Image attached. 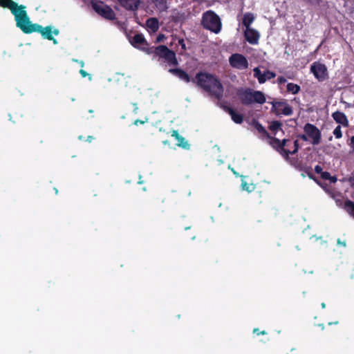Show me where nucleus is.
<instances>
[{"mask_svg": "<svg viewBox=\"0 0 354 354\" xmlns=\"http://www.w3.org/2000/svg\"><path fill=\"white\" fill-rule=\"evenodd\" d=\"M310 71L319 82H323L328 78V70L325 64L315 62L310 66Z\"/></svg>", "mask_w": 354, "mask_h": 354, "instance_id": "nucleus-9", "label": "nucleus"}, {"mask_svg": "<svg viewBox=\"0 0 354 354\" xmlns=\"http://www.w3.org/2000/svg\"><path fill=\"white\" fill-rule=\"evenodd\" d=\"M344 209L354 218V202L349 199H346L344 202Z\"/></svg>", "mask_w": 354, "mask_h": 354, "instance_id": "nucleus-23", "label": "nucleus"}, {"mask_svg": "<svg viewBox=\"0 0 354 354\" xmlns=\"http://www.w3.org/2000/svg\"><path fill=\"white\" fill-rule=\"evenodd\" d=\"M169 73L178 77L179 79L185 81L187 83L191 81V78L188 73L181 68H169Z\"/></svg>", "mask_w": 354, "mask_h": 354, "instance_id": "nucleus-18", "label": "nucleus"}, {"mask_svg": "<svg viewBox=\"0 0 354 354\" xmlns=\"http://www.w3.org/2000/svg\"><path fill=\"white\" fill-rule=\"evenodd\" d=\"M80 65H81L82 66H84V62L82 61H81V62L80 63Z\"/></svg>", "mask_w": 354, "mask_h": 354, "instance_id": "nucleus-51", "label": "nucleus"}, {"mask_svg": "<svg viewBox=\"0 0 354 354\" xmlns=\"http://www.w3.org/2000/svg\"><path fill=\"white\" fill-rule=\"evenodd\" d=\"M337 244L338 245H343L344 247L346 246V243L345 242H342L339 239H337Z\"/></svg>", "mask_w": 354, "mask_h": 354, "instance_id": "nucleus-45", "label": "nucleus"}, {"mask_svg": "<svg viewBox=\"0 0 354 354\" xmlns=\"http://www.w3.org/2000/svg\"><path fill=\"white\" fill-rule=\"evenodd\" d=\"M192 81L196 83L197 86L203 88L216 99L221 100L223 97L224 88L221 82L216 75L200 71L196 74L195 78Z\"/></svg>", "mask_w": 354, "mask_h": 354, "instance_id": "nucleus-2", "label": "nucleus"}, {"mask_svg": "<svg viewBox=\"0 0 354 354\" xmlns=\"http://www.w3.org/2000/svg\"><path fill=\"white\" fill-rule=\"evenodd\" d=\"M272 142L271 147L287 161L290 159V155L296 154L300 148L298 140L294 141V149L292 151L286 148V147H289L290 139L279 140V138H273Z\"/></svg>", "mask_w": 354, "mask_h": 354, "instance_id": "nucleus-5", "label": "nucleus"}, {"mask_svg": "<svg viewBox=\"0 0 354 354\" xmlns=\"http://www.w3.org/2000/svg\"><path fill=\"white\" fill-rule=\"evenodd\" d=\"M162 143L164 145H167V144H169V142L167 140H164V141H162Z\"/></svg>", "mask_w": 354, "mask_h": 354, "instance_id": "nucleus-48", "label": "nucleus"}, {"mask_svg": "<svg viewBox=\"0 0 354 354\" xmlns=\"http://www.w3.org/2000/svg\"><path fill=\"white\" fill-rule=\"evenodd\" d=\"M282 123L278 120H273L270 122L268 129L274 134V136L277 134V131H282Z\"/></svg>", "mask_w": 354, "mask_h": 354, "instance_id": "nucleus-20", "label": "nucleus"}, {"mask_svg": "<svg viewBox=\"0 0 354 354\" xmlns=\"http://www.w3.org/2000/svg\"><path fill=\"white\" fill-rule=\"evenodd\" d=\"M178 44L181 46V48L183 50L186 49V45L183 39H180L178 40Z\"/></svg>", "mask_w": 354, "mask_h": 354, "instance_id": "nucleus-35", "label": "nucleus"}, {"mask_svg": "<svg viewBox=\"0 0 354 354\" xmlns=\"http://www.w3.org/2000/svg\"><path fill=\"white\" fill-rule=\"evenodd\" d=\"M230 65L238 70H244L248 68L249 64L247 58L242 54L234 53L229 57Z\"/></svg>", "mask_w": 354, "mask_h": 354, "instance_id": "nucleus-8", "label": "nucleus"}, {"mask_svg": "<svg viewBox=\"0 0 354 354\" xmlns=\"http://www.w3.org/2000/svg\"><path fill=\"white\" fill-rule=\"evenodd\" d=\"M254 20V15L251 12H247L243 15L242 24L245 27V28H250V26Z\"/></svg>", "mask_w": 354, "mask_h": 354, "instance_id": "nucleus-22", "label": "nucleus"}, {"mask_svg": "<svg viewBox=\"0 0 354 354\" xmlns=\"http://www.w3.org/2000/svg\"><path fill=\"white\" fill-rule=\"evenodd\" d=\"M328 180H330V183H335L337 181V178L331 176V178H329Z\"/></svg>", "mask_w": 354, "mask_h": 354, "instance_id": "nucleus-44", "label": "nucleus"}, {"mask_svg": "<svg viewBox=\"0 0 354 354\" xmlns=\"http://www.w3.org/2000/svg\"><path fill=\"white\" fill-rule=\"evenodd\" d=\"M91 6L93 9L103 18L109 20L115 19V12L102 1H91Z\"/></svg>", "mask_w": 354, "mask_h": 354, "instance_id": "nucleus-7", "label": "nucleus"}, {"mask_svg": "<svg viewBox=\"0 0 354 354\" xmlns=\"http://www.w3.org/2000/svg\"><path fill=\"white\" fill-rule=\"evenodd\" d=\"M80 73L81 74L82 77H86V76L89 75V74H88V73H87V72H86V71H84V70H83V69H81V70L80 71Z\"/></svg>", "mask_w": 354, "mask_h": 354, "instance_id": "nucleus-42", "label": "nucleus"}, {"mask_svg": "<svg viewBox=\"0 0 354 354\" xmlns=\"http://www.w3.org/2000/svg\"><path fill=\"white\" fill-rule=\"evenodd\" d=\"M80 65H81L82 66H84V62L82 61H81V62L80 63Z\"/></svg>", "mask_w": 354, "mask_h": 354, "instance_id": "nucleus-50", "label": "nucleus"}, {"mask_svg": "<svg viewBox=\"0 0 354 354\" xmlns=\"http://www.w3.org/2000/svg\"><path fill=\"white\" fill-rule=\"evenodd\" d=\"M119 4L127 10L136 11L140 4V0H118Z\"/></svg>", "mask_w": 354, "mask_h": 354, "instance_id": "nucleus-13", "label": "nucleus"}, {"mask_svg": "<svg viewBox=\"0 0 354 354\" xmlns=\"http://www.w3.org/2000/svg\"><path fill=\"white\" fill-rule=\"evenodd\" d=\"M253 125L254 128L257 129V131L259 132V133H260L263 138H266L269 139L268 143L271 146V143H272V139L277 138L275 136H270V133L265 129V127L258 121H254Z\"/></svg>", "mask_w": 354, "mask_h": 354, "instance_id": "nucleus-15", "label": "nucleus"}, {"mask_svg": "<svg viewBox=\"0 0 354 354\" xmlns=\"http://www.w3.org/2000/svg\"><path fill=\"white\" fill-rule=\"evenodd\" d=\"M272 110L277 115L283 114L284 115H291L293 113L292 108L287 103L286 100L274 102L272 103Z\"/></svg>", "mask_w": 354, "mask_h": 354, "instance_id": "nucleus-11", "label": "nucleus"}, {"mask_svg": "<svg viewBox=\"0 0 354 354\" xmlns=\"http://www.w3.org/2000/svg\"><path fill=\"white\" fill-rule=\"evenodd\" d=\"M277 82L279 84H284V83L286 82V79L284 77H283V76H279L277 78Z\"/></svg>", "mask_w": 354, "mask_h": 354, "instance_id": "nucleus-36", "label": "nucleus"}, {"mask_svg": "<svg viewBox=\"0 0 354 354\" xmlns=\"http://www.w3.org/2000/svg\"><path fill=\"white\" fill-rule=\"evenodd\" d=\"M131 44L135 48H140L147 53L148 44L142 34H136L133 37L129 39Z\"/></svg>", "mask_w": 354, "mask_h": 354, "instance_id": "nucleus-12", "label": "nucleus"}, {"mask_svg": "<svg viewBox=\"0 0 354 354\" xmlns=\"http://www.w3.org/2000/svg\"><path fill=\"white\" fill-rule=\"evenodd\" d=\"M333 120L338 124L347 127L349 125V122L346 115L339 111H337L332 114Z\"/></svg>", "mask_w": 354, "mask_h": 354, "instance_id": "nucleus-17", "label": "nucleus"}, {"mask_svg": "<svg viewBox=\"0 0 354 354\" xmlns=\"http://www.w3.org/2000/svg\"><path fill=\"white\" fill-rule=\"evenodd\" d=\"M88 112H89L90 113H93V110L90 109V110H88Z\"/></svg>", "mask_w": 354, "mask_h": 354, "instance_id": "nucleus-52", "label": "nucleus"}, {"mask_svg": "<svg viewBox=\"0 0 354 354\" xmlns=\"http://www.w3.org/2000/svg\"><path fill=\"white\" fill-rule=\"evenodd\" d=\"M259 37L260 35L257 30L251 28H245V37L247 41L250 44H257L259 41Z\"/></svg>", "mask_w": 354, "mask_h": 354, "instance_id": "nucleus-14", "label": "nucleus"}, {"mask_svg": "<svg viewBox=\"0 0 354 354\" xmlns=\"http://www.w3.org/2000/svg\"><path fill=\"white\" fill-rule=\"evenodd\" d=\"M165 38V35L163 34H159L156 38V42H160Z\"/></svg>", "mask_w": 354, "mask_h": 354, "instance_id": "nucleus-39", "label": "nucleus"}, {"mask_svg": "<svg viewBox=\"0 0 354 354\" xmlns=\"http://www.w3.org/2000/svg\"><path fill=\"white\" fill-rule=\"evenodd\" d=\"M156 8L159 10H164L167 9V0H152Z\"/></svg>", "mask_w": 354, "mask_h": 354, "instance_id": "nucleus-26", "label": "nucleus"}, {"mask_svg": "<svg viewBox=\"0 0 354 354\" xmlns=\"http://www.w3.org/2000/svg\"><path fill=\"white\" fill-rule=\"evenodd\" d=\"M147 121V120H146L145 121V120H136L134 122H133V124L135 125H138V124H145L146 122Z\"/></svg>", "mask_w": 354, "mask_h": 354, "instance_id": "nucleus-37", "label": "nucleus"}, {"mask_svg": "<svg viewBox=\"0 0 354 354\" xmlns=\"http://www.w3.org/2000/svg\"><path fill=\"white\" fill-rule=\"evenodd\" d=\"M236 95L241 103L244 106H250L253 103L263 104L266 101V96L262 91H253L250 88H238Z\"/></svg>", "mask_w": 354, "mask_h": 354, "instance_id": "nucleus-3", "label": "nucleus"}, {"mask_svg": "<svg viewBox=\"0 0 354 354\" xmlns=\"http://www.w3.org/2000/svg\"><path fill=\"white\" fill-rule=\"evenodd\" d=\"M94 139H95V138H94V137H93V136H87L86 141H87V142H91Z\"/></svg>", "mask_w": 354, "mask_h": 354, "instance_id": "nucleus-43", "label": "nucleus"}, {"mask_svg": "<svg viewBox=\"0 0 354 354\" xmlns=\"http://www.w3.org/2000/svg\"><path fill=\"white\" fill-rule=\"evenodd\" d=\"M241 186L243 190H246L248 192H250L254 189V186L252 184L248 185L246 182L244 181L242 182Z\"/></svg>", "mask_w": 354, "mask_h": 354, "instance_id": "nucleus-27", "label": "nucleus"}, {"mask_svg": "<svg viewBox=\"0 0 354 354\" xmlns=\"http://www.w3.org/2000/svg\"><path fill=\"white\" fill-rule=\"evenodd\" d=\"M326 307L325 303H322V308H324Z\"/></svg>", "mask_w": 354, "mask_h": 354, "instance_id": "nucleus-49", "label": "nucleus"}, {"mask_svg": "<svg viewBox=\"0 0 354 354\" xmlns=\"http://www.w3.org/2000/svg\"><path fill=\"white\" fill-rule=\"evenodd\" d=\"M264 75L266 78V80H270L276 77V73L269 70H266V71L264 72Z\"/></svg>", "mask_w": 354, "mask_h": 354, "instance_id": "nucleus-28", "label": "nucleus"}, {"mask_svg": "<svg viewBox=\"0 0 354 354\" xmlns=\"http://www.w3.org/2000/svg\"><path fill=\"white\" fill-rule=\"evenodd\" d=\"M171 136L175 138V139L178 141L177 145L178 147H181L183 149H188L189 147V145L188 144L187 141L185 140V138L180 136L178 131L174 130L171 132Z\"/></svg>", "mask_w": 354, "mask_h": 354, "instance_id": "nucleus-19", "label": "nucleus"}, {"mask_svg": "<svg viewBox=\"0 0 354 354\" xmlns=\"http://www.w3.org/2000/svg\"><path fill=\"white\" fill-rule=\"evenodd\" d=\"M319 326L322 328V330H324V326L323 324H319Z\"/></svg>", "mask_w": 354, "mask_h": 354, "instance_id": "nucleus-47", "label": "nucleus"}, {"mask_svg": "<svg viewBox=\"0 0 354 354\" xmlns=\"http://www.w3.org/2000/svg\"><path fill=\"white\" fill-rule=\"evenodd\" d=\"M333 134L336 138L339 139L342 137V132L341 130V127L338 125L333 131Z\"/></svg>", "mask_w": 354, "mask_h": 354, "instance_id": "nucleus-29", "label": "nucleus"}, {"mask_svg": "<svg viewBox=\"0 0 354 354\" xmlns=\"http://www.w3.org/2000/svg\"><path fill=\"white\" fill-rule=\"evenodd\" d=\"M304 131L308 138L312 139L313 145H317L321 142L322 133L316 126L307 123L304 127Z\"/></svg>", "mask_w": 354, "mask_h": 354, "instance_id": "nucleus-10", "label": "nucleus"}, {"mask_svg": "<svg viewBox=\"0 0 354 354\" xmlns=\"http://www.w3.org/2000/svg\"><path fill=\"white\" fill-rule=\"evenodd\" d=\"M147 53L152 55L154 58L158 57L159 60L163 59L169 66L178 65L176 53L167 46L159 45L148 48Z\"/></svg>", "mask_w": 354, "mask_h": 354, "instance_id": "nucleus-4", "label": "nucleus"}, {"mask_svg": "<svg viewBox=\"0 0 354 354\" xmlns=\"http://www.w3.org/2000/svg\"><path fill=\"white\" fill-rule=\"evenodd\" d=\"M348 145H349V147H351V150H352V152H354V136H353L351 139H350V141L348 143Z\"/></svg>", "mask_w": 354, "mask_h": 354, "instance_id": "nucleus-33", "label": "nucleus"}, {"mask_svg": "<svg viewBox=\"0 0 354 354\" xmlns=\"http://www.w3.org/2000/svg\"><path fill=\"white\" fill-rule=\"evenodd\" d=\"M254 77L258 80L259 84H263L266 82L264 73H262L259 68L256 67L253 70Z\"/></svg>", "mask_w": 354, "mask_h": 354, "instance_id": "nucleus-24", "label": "nucleus"}, {"mask_svg": "<svg viewBox=\"0 0 354 354\" xmlns=\"http://www.w3.org/2000/svg\"><path fill=\"white\" fill-rule=\"evenodd\" d=\"M165 198L164 197L160 196L156 198V203H165Z\"/></svg>", "mask_w": 354, "mask_h": 354, "instance_id": "nucleus-40", "label": "nucleus"}, {"mask_svg": "<svg viewBox=\"0 0 354 354\" xmlns=\"http://www.w3.org/2000/svg\"><path fill=\"white\" fill-rule=\"evenodd\" d=\"M348 182L351 187L354 188V172L351 173L350 177L348 178Z\"/></svg>", "mask_w": 354, "mask_h": 354, "instance_id": "nucleus-31", "label": "nucleus"}, {"mask_svg": "<svg viewBox=\"0 0 354 354\" xmlns=\"http://www.w3.org/2000/svg\"><path fill=\"white\" fill-rule=\"evenodd\" d=\"M332 138H333V137H332V136H330V137L329 138V140H332Z\"/></svg>", "mask_w": 354, "mask_h": 354, "instance_id": "nucleus-53", "label": "nucleus"}, {"mask_svg": "<svg viewBox=\"0 0 354 354\" xmlns=\"http://www.w3.org/2000/svg\"><path fill=\"white\" fill-rule=\"evenodd\" d=\"M253 333L257 334V335H266L267 332L266 330L260 331L259 328H254Z\"/></svg>", "mask_w": 354, "mask_h": 354, "instance_id": "nucleus-32", "label": "nucleus"}, {"mask_svg": "<svg viewBox=\"0 0 354 354\" xmlns=\"http://www.w3.org/2000/svg\"><path fill=\"white\" fill-rule=\"evenodd\" d=\"M338 324V322H328V325H332V324Z\"/></svg>", "mask_w": 354, "mask_h": 354, "instance_id": "nucleus-46", "label": "nucleus"}, {"mask_svg": "<svg viewBox=\"0 0 354 354\" xmlns=\"http://www.w3.org/2000/svg\"><path fill=\"white\" fill-rule=\"evenodd\" d=\"M147 26L153 32H156L159 28L158 20L156 18H149L146 21Z\"/></svg>", "mask_w": 354, "mask_h": 354, "instance_id": "nucleus-21", "label": "nucleus"}, {"mask_svg": "<svg viewBox=\"0 0 354 354\" xmlns=\"http://www.w3.org/2000/svg\"><path fill=\"white\" fill-rule=\"evenodd\" d=\"M297 138L301 139L304 141H307L308 136L305 133V134H299V135H298Z\"/></svg>", "mask_w": 354, "mask_h": 354, "instance_id": "nucleus-38", "label": "nucleus"}, {"mask_svg": "<svg viewBox=\"0 0 354 354\" xmlns=\"http://www.w3.org/2000/svg\"><path fill=\"white\" fill-rule=\"evenodd\" d=\"M315 171L318 174H321L323 172L322 167L320 165H316L315 167Z\"/></svg>", "mask_w": 354, "mask_h": 354, "instance_id": "nucleus-34", "label": "nucleus"}, {"mask_svg": "<svg viewBox=\"0 0 354 354\" xmlns=\"http://www.w3.org/2000/svg\"><path fill=\"white\" fill-rule=\"evenodd\" d=\"M201 24L204 28L216 34L221 30V21L218 15L212 10H207L203 14Z\"/></svg>", "mask_w": 354, "mask_h": 354, "instance_id": "nucleus-6", "label": "nucleus"}, {"mask_svg": "<svg viewBox=\"0 0 354 354\" xmlns=\"http://www.w3.org/2000/svg\"><path fill=\"white\" fill-rule=\"evenodd\" d=\"M306 172H307V174H308V177H309L310 179H313V180H315L318 184H319V182L315 179V176H313V174H312V172H311V171H308H308H306Z\"/></svg>", "mask_w": 354, "mask_h": 354, "instance_id": "nucleus-41", "label": "nucleus"}, {"mask_svg": "<svg viewBox=\"0 0 354 354\" xmlns=\"http://www.w3.org/2000/svg\"><path fill=\"white\" fill-rule=\"evenodd\" d=\"M0 6L10 10L12 14L15 16L17 27L20 28L24 33L39 32L44 39L53 41L54 44H57V41L54 38L53 34L58 35L59 30L54 29L52 30L51 26L43 28L42 26L38 24H32L25 10V6L18 5L12 0H0Z\"/></svg>", "mask_w": 354, "mask_h": 354, "instance_id": "nucleus-1", "label": "nucleus"}, {"mask_svg": "<svg viewBox=\"0 0 354 354\" xmlns=\"http://www.w3.org/2000/svg\"><path fill=\"white\" fill-rule=\"evenodd\" d=\"M321 178L324 180H328L331 178V175L328 171H323L321 174Z\"/></svg>", "mask_w": 354, "mask_h": 354, "instance_id": "nucleus-30", "label": "nucleus"}, {"mask_svg": "<svg viewBox=\"0 0 354 354\" xmlns=\"http://www.w3.org/2000/svg\"><path fill=\"white\" fill-rule=\"evenodd\" d=\"M223 110L229 113L232 120L236 124H241L243 121V115L236 113L234 109L228 106H223Z\"/></svg>", "mask_w": 354, "mask_h": 354, "instance_id": "nucleus-16", "label": "nucleus"}, {"mask_svg": "<svg viewBox=\"0 0 354 354\" xmlns=\"http://www.w3.org/2000/svg\"><path fill=\"white\" fill-rule=\"evenodd\" d=\"M287 91L294 95L297 94L300 90V86L294 83H288L286 86Z\"/></svg>", "mask_w": 354, "mask_h": 354, "instance_id": "nucleus-25", "label": "nucleus"}]
</instances>
